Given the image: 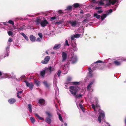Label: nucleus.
Masks as SVG:
<instances>
[{"mask_svg": "<svg viewBox=\"0 0 126 126\" xmlns=\"http://www.w3.org/2000/svg\"><path fill=\"white\" fill-rule=\"evenodd\" d=\"M103 12V11L102 10H98L97 11V13L101 14Z\"/></svg>", "mask_w": 126, "mask_h": 126, "instance_id": "8fccbe9b", "label": "nucleus"}, {"mask_svg": "<svg viewBox=\"0 0 126 126\" xmlns=\"http://www.w3.org/2000/svg\"><path fill=\"white\" fill-rule=\"evenodd\" d=\"M75 96V97L77 98H79L82 97V95L81 94H77V95L76 94L75 95H74Z\"/></svg>", "mask_w": 126, "mask_h": 126, "instance_id": "412c9836", "label": "nucleus"}, {"mask_svg": "<svg viewBox=\"0 0 126 126\" xmlns=\"http://www.w3.org/2000/svg\"><path fill=\"white\" fill-rule=\"evenodd\" d=\"M48 23V22L47 20L46 19H45L41 22L40 24L42 27H44L46 26Z\"/></svg>", "mask_w": 126, "mask_h": 126, "instance_id": "0eeeda50", "label": "nucleus"}, {"mask_svg": "<svg viewBox=\"0 0 126 126\" xmlns=\"http://www.w3.org/2000/svg\"><path fill=\"white\" fill-rule=\"evenodd\" d=\"M28 109L30 112L31 113L32 112V105L31 104H29L28 105Z\"/></svg>", "mask_w": 126, "mask_h": 126, "instance_id": "dca6fc26", "label": "nucleus"}, {"mask_svg": "<svg viewBox=\"0 0 126 126\" xmlns=\"http://www.w3.org/2000/svg\"><path fill=\"white\" fill-rule=\"evenodd\" d=\"M92 72H93L92 71H89V76L90 77H92L93 76V75Z\"/></svg>", "mask_w": 126, "mask_h": 126, "instance_id": "72a5a7b5", "label": "nucleus"}, {"mask_svg": "<svg viewBox=\"0 0 126 126\" xmlns=\"http://www.w3.org/2000/svg\"><path fill=\"white\" fill-rule=\"evenodd\" d=\"M8 34L9 35H11L13 34V32L11 31H9L8 32Z\"/></svg>", "mask_w": 126, "mask_h": 126, "instance_id": "79ce46f5", "label": "nucleus"}, {"mask_svg": "<svg viewBox=\"0 0 126 126\" xmlns=\"http://www.w3.org/2000/svg\"><path fill=\"white\" fill-rule=\"evenodd\" d=\"M73 5L75 7L77 8L79 7V4L78 3H76L74 4Z\"/></svg>", "mask_w": 126, "mask_h": 126, "instance_id": "f704fd0d", "label": "nucleus"}, {"mask_svg": "<svg viewBox=\"0 0 126 126\" xmlns=\"http://www.w3.org/2000/svg\"><path fill=\"white\" fill-rule=\"evenodd\" d=\"M24 82L26 83L27 86L31 90H32L34 86V85H33L32 83V82L30 83L26 80H25Z\"/></svg>", "mask_w": 126, "mask_h": 126, "instance_id": "20e7f679", "label": "nucleus"}, {"mask_svg": "<svg viewBox=\"0 0 126 126\" xmlns=\"http://www.w3.org/2000/svg\"><path fill=\"white\" fill-rule=\"evenodd\" d=\"M7 23H10L13 25H14V22L11 20H9L7 22Z\"/></svg>", "mask_w": 126, "mask_h": 126, "instance_id": "7c9ffc66", "label": "nucleus"}, {"mask_svg": "<svg viewBox=\"0 0 126 126\" xmlns=\"http://www.w3.org/2000/svg\"><path fill=\"white\" fill-rule=\"evenodd\" d=\"M117 0H109L108 2L105 5V6H109L111 4L113 5L115 4Z\"/></svg>", "mask_w": 126, "mask_h": 126, "instance_id": "6e6552de", "label": "nucleus"}, {"mask_svg": "<svg viewBox=\"0 0 126 126\" xmlns=\"http://www.w3.org/2000/svg\"><path fill=\"white\" fill-rule=\"evenodd\" d=\"M95 107L99 108L100 107L98 104V100L97 99H96L95 100Z\"/></svg>", "mask_w": 126, "mask_h": 126, "instance_id": "cd10ccee", "label": "nucleus"}, {"mask_svg": "<svg viewBox=\"0 0 126 126\" xmlns=\"http://www.w3.org/2000/svg\"><path fill=\"white\" fill-rule=\"evenodd\" d=\"M86 21H87V19H85L83 20V23H86Z\"/></svg>", "mask_w": 126, "mask_h": 126, "instance_id": "0e129e2a", "label": "nucleus"}, {"mask_svg": "<svg viewBox=\"0 0 126 126\" xmlns=\"http://www.w3.org/2000/svg\"><path fill=\"white\" fill-rule=\"evenodd\" d=\"M103 62L101 60H98L97 61H96L94 63H102Z\"/></svg>", "mask_w": 126, "mask_h": 126, "instance_id": "de8ad7c7", "label": "nucleus"}, {"mask_svg": "<svg viewBox=\"0 0 126 126\" xmlns=\"http://www.w3.org/2000/svg\"><path fill=\"white\" fill-rule=\"evenodd\" d=\"M65 45H67L68 46H69V45L68 43V41L67 40H66L65 42Z\"/></svg>", "mask_w": 126, "mask_h": 126, "instance_id": "a18cd8bd", "label": "nucleus"}, {"mask_svg": "<svg viewBox=\"0 0 126 126\" xmlns=\"http://www.w3.org/2000/svg\"><path fill=\"white\" fill-rule=\"evenodd\" d=\"M30 119L31 121L32 122L33 124L34 123L35 121V118L33 117H31Z\"/></svg>", "mask_w": 126, "mask_h": 126, "instance_id": "bb28decb", "label": "nucleus"}, {"mask_svg": "<svg viewBox=\"0 0 126 126\" xmlns=\"http://www.w3.org/2000/svg\"><path fill=\"white\" fill-rule=\"evenodd\" d=\"M101 7H96L95 8V10H99L101 8Z\"/></svg>", "mask_w": 126, "mask_h": 126, "instance_id": "6e6d98bb", "label": "nucleus"}, {"mask_svg": "<svg viewBox=\"0 0 126 126\" xmlns=\"http://www.w3.org/2000/svg\"><path fill=\"white\" fill-rule=\"evenodd\" d=\"M50 59V57L49 56H46L44 60H42L41 63L44 64H46L48 63Z\"/></svg>", "mask_w": 126, "mask_h": 126, "instance_id": "423d86ee", "label": "nucleus"}, {"mask_svg": "<svg viewBox=\"0 0 126 126\" xmlns=\"http://www.w3.org/2000/svg\"><path fill=\"white\" fill-rule=\"evenodd\" d=\"M69 23L72 26L74 27H79L80 24L79 22L76 21H70Z\"/></svg>", "mask_w": 126, "mask_h": 126, "instance_id": "7ed1b4c3", "label": "nucleus"}, {"mask_svg": "<svg viewBox=\"0 0 126 126\" xmlns=\"http://www.w3.org/2000/svg\"><path fill=\"white\" fill-rule=\"evenodd\" d=\"M69 91L73 95H75L80 90V88L77 86H73L69 87Z\"/></svg>", "mask_w": 126, "mask_h": 126, "instance_id": "f257e3e1", "label": "nucleus"}, {"mask_svg": "<svg viewBox=\"0 0 126 126\" xmlns=\"http://www.w3.org/2000/svg\"><path fill=\"white\" fill-rule=\"evenodd\" d=\"M58 13L60 14L63 13L62 11L61 10H60L58 11Z\"/></svg>", "mask_w": 126, "mask_h": 126, "instance_id": "052dcab7", "label": "nucleus"}, {"mask_svg": "<svg viewBox=\"0 0 126 126\" xmlns=\"http://www.w3.org/2000/svg\"><path fill=\"white\" fill-rule=\"evenodd\" d=\"M63 23V21L62 20H60L59 22H57L56 23V24H57L58 25L61 24Z\"/></svg>", "mask_w": 126, "mask_h": 126, "instance_id": "58836bf2", "label": "nucleus"}, {"mask_svg": "<svg viewBox=\"0 0 126 126\" xmlns=\"http://www.w3.org/2000/svg\"><path fill=\"white\" fill-rule=\"evenodd\" d=\"M43 83L46 87L47 88L49 87V85L48 84L47 82L46 81H44L43 82Z\"/></svg>", "mask_w": 126, "mask_h": 126, "instance_id": "5701e85b", "label": "nucleus"}, {"mask_svg": "<svg viewBox=\"0 0 126 126\" xmlns=\"http://www.w3.org/2000/svg\"><path fill=\"white\" fill-rule=\"evenodd\" d=\"M38 35L39 36L41 39L42 38L43 35L41 33H38Z\"/></svg>", "mask_w": 126, "mask_h": 126, "instance_id": "4c0bfd02", "label": "nucleus"}, {"mask_svg": "<svg viewBox=\"0 0 126 126\" xmlns=\"http://www.w3.org/2000/svg\"><path fill=\"white\" fill-rule=\"evenodd\" d=\"M20 34L22 35V36L24 37L26 36V35L23 32H22L20 33Z\"/></svg>", "mask_w": 126, "mask_h": 126, "instance_id": "864d4df0", "label": "nucleus"}, {"mask_svg": "<svg viewBox=\"0 0 126 126\" xmlns=\"http://www.w3.org/2000/svg\"><path fill=\"white\" fill-rule=\"evenodd\" d=\"M112 9H110V10L109 11V13H112Z\"/></svg>", "mask_w": 126, "mask_h": 126, "instance_id": "338daca9", "label": "nucleus"}, {"mask_svg": "<svg viewBox=\"0 0 126 126\" xmlns=\"http://www.w3.org/2000/svg\"><path fill=\"white\" fill-rule=\"evenodd\" d=\"M100 114L101 115L103 118H104L105 117V115L104 113L103 112H102L100 113Z\"/></svg>", "mask_w": 126, "mask_h": 126, "instance_id": "ea45409f", "label": "nucleus"}, {"mask_svg": "<svg viewBox=\"0 0 126 126\" xmlns=\"http://www.w3.org/2000/svg\"><path fill=\"white\" fill-rule=\"evenodd\" d=\"M24 38H25V40L27 41H28L29 40L27 36L26 35L25 36V37H24Z\"/></svg>", "mask_w": 126, "mask_h": 126, "instance_id": "13d9d810", "label": "nucleus"}, {"mask_svg": "<svg viewBox=\"0 0 126 126\" xmlns=\"http://www.w3.org/2000/svg\"><path fill=\"white\" fill-rule=\"evenodd\" d=\"M46 115L48 116V117H51L52 116V114L49 112L46 111Z\"/></svg>", "mask_w": 126, "mask_h": 126, "instance_id": "aec40b11", "label": "nucleus"}, {"mask_svg": "<svg viewBox=\"0 0 126 126\" xmlns=\"http://www.w3.org/2000/svg\"><path fill=\"white\" fill-rule=\"evenodd\" d=\"M39 103L41 104H44L45 103V101L44 99H40L39 100Z\"/></svg>", "mask_w": 126, "mask_h": 126, "instance_id": "f3484780", "label": "nucleus"}, {"mask_svg": "<svg viewBox=\"0 0 126 126\" xmlns=\"http://www.w3.org/2000/svg\"><path fill=\"white\" fill-rule=\"evenodd\" d=\"M39 119H40V120H43V121H44V118H42V117H40L39 118Z\"/></svg>", "mask_w": 126, "mask_h": 126, "instance_id": "e2e57ef3", "label": "nucleus"}, {"mask_svg": "<svg viewBox=\"0 0 126 126\" xmlns=\"http://www.w3.org/2000/svg\"><path fill=\"white\" fill-rule=\"evenodd\" d=\"M67 54L66 52H63L62 53V62H63L65 61L67 58Z\"/></svg>", "mask_w": 126, "mask_h": 126, "instance_id": "39448f33", "label": "nucleus"}, {"mask_svg": "<svg viewBox=\"0 0 126 126\" xmlns=\"http://www.w3.org/2000/svg\"><path fill=\"white\" fill-rule=\"evenodd\" d=\"M30 39L32 42H34L36 40V37L32 35H31L30 37Z\"/></svg>", "mask_w": 126, "mask_h": 126, "instance_id": "4468645a", "label": "nucleus"}, {"mask_svg": "<svg viewBox=\"0 0 126 126\" xmlns=\"http://www.w3.org/2000/svg\"><path fill=\"white\" fill-rule=\"evenodd\" d=\"M71 78L70 77H69L67 78V80L68 81H70L71 80Z\"/></svg>", "mask_w": 126, "mask_h": 126, "instance_id": "49530a36", "label": "nucleus"}, {"mask_svg": "<svg viewBox=\"0 0 126 126\" xmlns=\"http://www.w3.org/2000/svg\"><path fill=\"white\" fill-rule=\"evenodd\" d=\"M98 119L99 122H101V117L100 115H99V116Z\"/></svg>", "mask_w": 126, "mask_h": 126, "instance_id": "a19ab883", "label": "nucleus"}, {"mask_svg": "<svg viewBox=\"0 0 126 126\" xmlns=\"http://www.w3.org/2000/svg\"><path fill=\"white\" fill-rule=\"evenodd\" d=\"M101 1L100 2L98 1V2H96V3H98V4L99 5H101L103 4H104V3L102 1V0H101Z\"/></svg>", "mask_w": 126, "mask_h": 126, "instance_id": "473e14b6", "label": "nucleus"}, {"mask_svg": "<svg viewBox=\"0 0 126 126\" xmlns=\"http://www.w3.org/2000/svg\"><path fill=\"white\" fill-rule=\"evenodd\" d=\"M51 117H46L45 120V121L48 124H50L51 122Z\"/></svg>", "mask_w": 126, "mask_h": 126, "instance_id": "ddd939ff", "label": "nucleus"}, {"mask_svg": "<svg viewBox=\"0 0 126 126\" xmlns=\"http://www.w3.org/2000/svg\"><path fill=\"white\" fill-rule=\"evenodd\" d=\"M9 49V47H6V55L5 56H4V57H5L6 56H8V55H9V53H8V50Z\"/></svg>", "mask_w": 126, "mask_h": 126, "instance_id": "a878e982", "label": "nucleus"}, {"mask_svg": "<svg viewBox=\"0 0 126 126\" xmlns=\"http://www.w3.org/2000/svg\"><path fill=\"white\" fill-rule=\"evenodd\" d=\"M22 93V91H19L17 93H18V94H19V93L21 94V93Z\"/></svg>", "mask_w": 126, "mask_h": 126, "instance_id": "774afa93", "label": "nucleus"}, {"mask_svg": "<svg viewBox=\"0 0 126 126\" xmlns=\"http://www.w3.org/2000/svg\"><path fill=\"white\" fill-rule=\"evenodd\" d=\"M79 106L80 109L82 110L83 112H84L85 111L84 108L83 107L82 105L81 104H79Z\"/></svg>", "mask_w": 126, "mask_h": 126, "instance_id": "4be33fe9", "label": "nucleus"}, {"mask_svg": "<svg viewBox=\"0 0 126 126\" xmlns=\"http://www.w3.org/2000/svg\"><path fill=\"white\" fill-rule=\"evenodd\" d=\"M114 63L117 66L120 65L121 64L120 62L117 60L114 61Z\"/></svg>", "mask_w": 126, "mask_h": 126, "instance_id": "a211bd4d", "label": "nucleus"}, {"mask_svg": "<svg viewBox=\"0 0 126 126\" xmlns=\"http://www.w3.org/2000/svg\"><path fill=\"white\" fill-rule=\"evenodd\" d=\"M94 16L97 19H99L101 17L100 15H98L96 13H94Z\"/></svg>", "mask_w": 126, "mask_h": 126, "instance_id": "6ab92c4d", "label": "nucleus"}, {"mask_svg": "<svg viewBox=\"0 0 126 126\" xmlns=\"http://www.w3.org/2000/svg\"><path fill=\"white\" fill-rule=\"evenodd\" d=\"M73 85H78L79 84V82H71Z\"/></svg>", "mask_w": 126, "mask_h": 126, "instance_id": "c85d7f7f", "label": "nucleus"}, {"mask_svg": "<svg viewBox=\"0 0 126 126\" xmlns=\"http://www.w3.org/2000/svg\"><path fill=\"white\" fill-rule=\"evenodd\" d=\"M41 21V19H40L39 18L37 17L35 21V22L36 23V25L37 26L39 24H40Z\"/></svg>", "mask_w": 126, "mask_h": 126, "instance_id": "2eb2a0df", "label": "nucleus"}, {"mask_svg": "<svg viewBox=\"0 0 126 126\" xmlns=\"http://www.w3.org/2000/svg\"><path fill=\"white\" fill-rule=\"evenodd\" d=\"M8 41L9 42H11L13 41V39L11 38H9L8 39Z\"/></svg>", "mask_w": 126, "mask_h": 126, "instance_id": "3c124183", "label": "nucleus"}, {"mask_svg": "<svg viewBox=\"0 0 126 126\" xmlns=\"http://www.w3.org/2000/svg\"><path fill=\"white\" fill-rule=\"evenodd\" d=\"M71 59L70 60L71 62V63L74 64L76 63L77 61V58L76 57H71Z\"/></svg>", "mask_w": 126, "mask_h": 126, "instance_id": "1a4fd4ad", "label": "nucleus"}, {"mask_svg": "<svg viewBox=\"0 0 126 126\" xmlns=\"http://www.w3.org/2000/svg\"><path fill=\"white\" fill-rule=\"evenodd\" d=\"M67 9L68 10H71L72 9V6H67Z\"/></svg>", "mask_w": 126, "mask_h": 126, "instance_id": "2f4dec72", "label": "nucleus"}, {"mask_svg": "<svg viewBox=\"0 0 126 126\" xmlns=\"http://www.w3.org/2000/svg\"><path fill=\"white\" fill-rule=\"evenodd\" d=\"M88 70L89 71H92V72H93L94 71V69L93 68L92 69H91V67H89L88 69Z\"/></svg>", "mask_w": 126, "mask_h": 126, "instance_id": "e433bc0d", "label": "nucleus"}, {"mask_svg": "<svg viewBox=\"0 0 126 126\" xmlns=\"http://www.w3.org/2000/svg\"><path fill=\"white\" fill-rule=\"evenodd\" d=\"M17 96L19 98H20L21 97L19 96V94H18V93H17Z\"/></svg>", "mask_w": 126, "mask_h": 126, "instance_id": "69168bd1", "label": "nucleus"}, {"mask_svg": "<svg viewBox=\"0 0 126 126\" xmlns=\"http://www.w3.org/2000/svg\"><path fill=\"white\" fill-rule=\"evenodd\" d=\"M54 70V69L53 68H52L51 66H50L48 68H46L45 70L41 71L40 72L41 75L43 77L45 76L46 73H50L51 72Z\"/></svg>", "mask_w": 126, "mask_h": 126, "instance_id": "f03ea898", "label": "nucleus"}, {"mask_svg": "<svg viewBox=\"0 0 126 126\" xmlns=\"http://www.w3.org/2000/svg\"><path fill=\"white\" fill-rule=\"evenodd\" d=\"M41 41V40L39 38H38L36 39V41H37L40 42V41Z\"/></svg>", "mask_w": 126, "mask_h": 126, "instance_id": "680f3d73", "label": "nucleus"}, {"mask_svg": "<svg viewBox=\"0 0 126 126\" xmlns=\"http://www.w3.org/2000/svg\"><path fill=\"white\" fill-rule=\"evenodd\" d=\"M16 101V100L14 98H10L8 100V102L10 104H13Z\"/></svg>", "mask_w": 126, "mask_h": 126, "instance_id": "9b49d317", "label": "nucleus"}, {"mask_svg": "<svg viewBox=\"0 0 126 126\" xmlns=\"http://www.w3.org/2000/svg\"><path fill=\"white\" fill-rule=\"evenodd\" d=\"M107 16V15L105 14H104L102 15L101 16L102 20H103L106 18Z\"/></svg>", "mask_w": 126, "mask_h": 126, "instance_id": "b1692460", "label": "nucleus"}, {"mask_svg": "<svg viewBox=\"0 0 126 126\" xmlns=\"http://www.w3.org/2000/svg\"><path fill=\"white\" fill-rule=\"evenodd\" d=\"M61 73V71L60 70H59L57 73V74L59 77L60 76Z\"/></svg>", "mask_w": 126, "mask_h": 126, "instance_id": "37998d69", "label": "nucleus"}, {"mask_svg": "<svg viewBox=\"0 0 126 126\" xmlns=\"http://www.w3.org/2000/svg\"><path fill=\"white\" fill-rule=\"evenodd\" d=\"M92 106L94 110H95V106L93 104H92Z\"/></svg>", "mask_w": 126, "mask_h": 126, "instance_id": "5fc2aeb1", "label": "nucleus"}, {"mask_svg": "<svg viewBox=\"0 0 126 126\" xmlns=\"http://www.w3.org/2000/svg\"><path fill=\"white\" fill-rule=\"evenodd\" d=\"M74 35L75 36L74 37H75V38H79L80 36V35L78 34H76Z\"/></svg>", "mask_w": 126, "mask_h": 126, "instance_id": "c9c22d12", "label": "nucleus"}, {"mask_svg": "<svg viewBox=\"0 0 126 126\" xmlns=\"http://www.w3.org/2000/svg\"><path fill=\"white\" fill-rule=\"evenodd\" d=\"M11 29L12 30H15L16 29V26L13 25V26H12Z\"/></svg>", "mask_w": 126, "mask_h": 126, "instance_id": "09e8293b", "label": "nucleus"}, {"mask_svg": "<svg viewBox=\"0 0 126 126\" xmlns=\"http://www.w3.org/2000/svg\"><path fill=\"white\" fill-rule=\"evenodd\" d=\"M73 50L75 51H77V48L76 47L74 46L73 47Z\"/></svg>", "mask_w": 126, "mask_h": 126, "instance_id": "c03bdc74", "label": "nucleus"}, {"mask_svg": "<svg viewBox=\"0 0 126 126\" xmlns=\"http://www.w3.org/2000/svg\"><path fill=\"white\" fill-rule=\"evenodd\" d=\"M94 82V81L90 82V83L87 86V90L90 91V90L92 87L91 85L93 84Z\"/></svg>", "mask_w": 126, "mask_h": 126, "instance_id": "f8f14e48", "label": "nucleus"}, {"mask_svg": "<svg viewBox=\"0 0 126 126\" xmlns=\"http://www.w3.org/2000/svg\"><path fill=\"white\" fill-rule=\"evenodd\" d=\"M59 118L60 120L62 122H63V120L62 117L61 115L60 114H59Z\"/></svg>", "mask_w": 126, "mask_h": 126, "instance_id": "c756f323", "label": "nucleus"}, {"mask_svg": "<svg viewBox=\"0 0 126 126\" xmlns=\"http://www.w3.org/2000/svg\"><path fill=\"white\" fill-rule=\"evenodd\" d=\"M61 46V45L60 44H56L54 46L53 49H58Z\"/></svg>", "mask_w": 126, "mask_h": 126, "instance_id": "9d476101", "label": "nucleus"}, {"mask_svg": "<svg viewBox=\"0 0 126 126\" xmlns=\"http://www.w3.org/2000/svg\"><path fill=\"white\" fill-rule=\"evenodd\" d=\"M34 82L36 85L37 86H39L40 84V82L37 80H35Z\"/></svg>", "mask_w": 126, "mask_h": 126, "instance_id": "393cba45", "label": "nucleus"}, {"mask_svg": "<svg viewBox=\"0 0 126 126\" xmlns=\"http://www.w3.org/2000/svg\"><path fill=\"white\" fill-rule=\"evenodd\" d=\"M74 36H75L74 35H72L71 36V39L72 40H74V38H75Z\"/></svg>", "mask_w": 126, "mask_h": 126, "instance_id": "4d7b16f0", "label": "nucleus"}, {"mask_svg": "<svg viewBox=\"0 0 126 126\" xmlns=\"http://www.w3.org/2000/svg\"><path fill=\"white\" fill-rule=\"evenodd\" d=\"M35 116L37 117L39 119L40 116L37 113H35Z\"/></svg>", "mask_w": 126, "mask_h": 126, "instance_id": "bf43d9fd", "label": "nucleus"}, {"mask_svg": "<svg viewBox=\"0 0 126 126\" xmlns=\"http://www.w3.org/2000/svg\"><path fill=\"white\" fill-rule=\"evenodd\" d=\"M50 18L52 19V20H53L55 19H56V18L55 16H54L52 17H50Z\"/></svg>", "mask_w": 126, "mask_h": 126, "instance_id": "603ef678", "label": "nucleus"}]
</instances>
